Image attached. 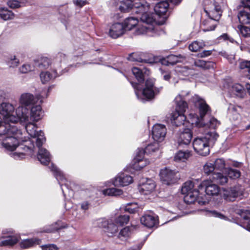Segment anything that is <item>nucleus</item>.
Wrapping results in <instances>:
<instances>
[{
	"label": "nucleus",
	"instance_id": "obj_21",
	"mask_svg": "<svg viewBox=\"0 0 250 250\" xmlns=\"http://www.w3.org/2000/svg\"><path fill=\"white\" fill-rule=\"evenodd\" d=\"M142 225L148 228L156 227L158 224V216L153 214H145L140 218Z\"/></svg>",
	"mask_w": 250,
	"mask_h": 250
},
{
	"label": "nucleus",
	"instance_id": "obj_38",
	"mask_svg": "<svg viewBox=\"0 0 250 250\" xmlns=\"http://www.w3.org/2000/svg\"><path fill=\"white\" fill-rule=\"evenodd\" d=\"M127 60L132 62H148V60L143 58V54L136 52L132 53L128 55Z\"/></svg>",
	"mask_w": 250,
	"mask_h": 250
},
{
	"label": "nucleus",
	"instance_id": "obj_36",
	"mask_svg": "<svg viewBox=\"0 0 250 250\" xmlns=\"http://www.w3.org/2000/svg\"><path fill=\"white\" fill-rule=\"evenodd\" d=\"M170 65H174L177 62H184L186 61V57L184 55L179 54L175 55L170 54L167 56Z\"/></svg>",
	"mask_w": 250,
	"mask_h": 250
},
{
	"label": "nucleus",
	"instance_id": "obj_44",
	"mask_svg": "<svg viewBox=\"0 0 250 250\" xmlns=\"http://www.w3.org/2000/svg\"><path fill=\"white\" fill-rule=\"evenodd\" d=\"M226 174L228 177L232 180L237 179L241 176V172L239 170L232 168H227Z\"/></svg>",
	"mask_w": 250,
	"mask_h": 250
},
{
	"label": "nucleus",
	"instance_id": "obj_60",
	"mask_svg": "<svg viewBox=\"0 0 250 250\" xmlns=\"http://www.w3.org/2000/svg\"><path fill=\"white\" fill-rule=\"evenodd\" d=\"M143 161H144L143 162H134V168L136 169H140L149 164V162L148 160L143 159Z\"/></svg>",
	"mask_w": 250,
	"mask_h": 250
},
{
	"label": "nucleus",
	"instance_id": "obj_64",
	"mask_svg": "<svg viewBox=\"0 0 250 250\" xmlns=\"http://www.w3.org/2000/svg\"><path fill=\"white\" fill-rule=\"evenodd\" d=\"M10 155L14 159L18 160L23 158L25 155L23 153L13 152L10 153Z\"/></svg>",
	"mask_w": 250,
	"mask_h": 250
},
{
	"label": "nucleus",
	"instance_id": "obj_17",
	"mask_svg": "<svg viewBox=\"0 0 250 250\" xmlns=\"http://www.w3.org/2000/svg\"><path fill=\"white\" fill-rule=\"evenodd\" d=\"M5 122V121L3 122L0 117V139H2L7 135L16 132L19 134L21 133V130L18 129L16 126L11 125L9 123H6Z\"/></svg>",
	"mask_w": 250,
	"mask_h": 250
},
{
	"label": "nucleus",
	"instance_id": "obj_10",
	"mask_svg": "<svg viewBox=\"0 0 250 250\" xmlns=\"http://www.w3.org/2000/svg\"><path fill=\"white\" fill-rule=\"evenodd\" d=\"M160 176L162 182L167 185L174 184L180 179V175L177 171L168 167L161 170Z\"/></svg>",
	"mask_w": 250,
	"mask_h": 250
},
{
	"label": "nucleus",
	"instance_id": "obj_11",
	"mask_svg": "<svg viewBox=\"0 0 250 250\" xmlns=\"http://www.w3.org/2000/svg\"><path fill=\"white\" fill-rule=\"evenodd\" d=\"M25 128L30 137L36 138V143L37 147L42 145L45 141L44 133L41 130H37V127L35 124L31 123L26 124Z\"/></svg>",
	"mask_w": 250,
	"mask_h": 250
},
{
	"label": "nucleus",
	"instance_id": "obj_53",
	"mask_svg": "<svg viewBox=\"0 0 250 250\" xmlns=\"http://www.w3.org/2000/svg\"><path fill=\"white\" fill-rule=\"evenodd\" d=\"M241 35L245 38L250 37V28L240 25L238 26Z\"/></svg>",
	"mask_w": 250,
	"mask_h": 250
},
{
	"label": "nucleus",
	"instance_id": "obj_1",
	"mask_svg": "<svg viewBox=\"0 0 250 250\" xmlns=\"http://www.w3.org/2000/svg\"><path fill=\"white\" fill-rule=\"evenodd\" d=\"M131 70L138 83L131 81L130 83L134 89L136 97L141 102L145 103L153 99L155 95L160 93L162 87H158L155 86L154 79L146 80L145 83V87H144L143 83L145 78L143 71L141 68L136 67H133Z\"/></svg>",
	"mask_w": 250,
	"mask_h": 250
},
{
	"label": "nucleus",
	"instance_id": "obj_55",
	"mask_svg": "<svg viewBox=\"0 0 250 250\" xmlns=\"http://www.w3.org/2000/svg\"><path fill=\"white\" fill-rule=\"evenodd\" d=\"M7 5L12 9H16L23 6L24 4L23 1H7Z\"/></svg>",
	"mask_w": 250,
	"mask_h": 250
},
{
	"label": "nucleus",
	"instance_id": "obj_7",
	"mask_svg": "<svg viewBox=\"0 0 250 250\" xmlns=\"http://www.w3.org/2000/svg\"><path fill=\"white\" fill-rule=\"evenodd\" d=\"M49 168L58 181L64 197L66 198L67 194L68 196L72 197L73 191L70 189V182L68 181L64 173L54 164H51Z\"/></svg>",
	"mask_w": 250,
	"mask_h": 250
},
{
	"label": "nucleus",
	"instance_id": "obj_33",
	"mask_svg": "<svg viewBox=\"0 0 250 250\" xmlns=\"http://www.w3.org/2000/svg\"><path fill=\"white\" fill-rule=\"evenodd\" d=\"M237 213L247 222V225L243 227L250 231V210L240 209Z\"/></svg>",
	"mask_w": 250,
	"mask_h": 250
},
{
	"label": "nucleus",
	"instance_id": "obj_50",
	"mask_svg": "<svg viewBox=\"0 0 250 250\" xmlns=\"http://www.w3.org/2000/svg\"><path fill=\"white\" fill-rule=\"evenodd\" d=\"M210 200V197L207 194H199L198 196L196 202L200 205H204L208 204Z\"/></svg>",
	"mask_w": 250,
	"mask_h": 250
},
{
	"label": "nucleus",
	"instance_id": "obj_59",
	"mask_svg": "<svg viewBox=\"0 0 250 250\" xmlns=\"http://www.w3.org/2000/svg\"><path fill=\"white\" fill-rule=\"evenodd\" d=\"M33 69V67L29 64H23L20 68L19 70L21 73H28Z\"/></svg>",
	"mask_w": 250,
	"mask_h": 250
},
{
	"label": "nucleus",
	"instance_id": "obj_32",
	"mask_svg": "<svg viewBox=\"0 0 250 250\" xmlns=\"http://www.w3.org/2000/svg\"><path fill=\"white\" fill-rule=\"evenodd\" d=\"M230 90L232 93L239 98H242L246 95L245 90L244 87L239 83H235L232 85Z\"/></svg>",
	"mask_w": 250,
	"mask_h": 250
},
{
	"label": "nucleus",
	"instance_id": "obj_41",
	"mask_svg": "<svg viewBox=\"0 0 250 250\" xmlns=\"http://www.w3.org/2000/svg\"><path fill=\"white\" fill-rule=\"evenodd\" d=\"M54 59H55V58ZM53 61H54V60H53ZM53 62L54 61L51 62L50 59L47 57H43L40 59L38 66L41 69H46L48 68L51 64L53 65Z\"/></svg>",
	"mask_w": 250,
	"mask_h": 250
},
{
	"label": "nucleus",
	"instance_id": "obj_48",
	"mask_svg": "<svg viewBox=\"0 0 250 250\" xmlns=\"http://www.w3.org/2000/svg\"><path fill=\"white\" fill-rule=\"evenodd\" d=\"M124 210L130 213H134L138 211V205L135 203H129L125 207Z\"/></svg>",
	"mask_w": 250,
	"mask_h": 250
},
{
	"label": "nucleus",
	"instance_id": "obj_24",
	"mask_svg": "<svg viewBox=\"0 0 250 250\" xmlns=\"http://www.w3.org/2000/svg\"><path fill=\"white\" fill-rule=\"evenodd\" d=\"M194 102L198 103L199 110L200 118L202 119L205 115L210 111V108L208 105L205 101L201 99L197 95H195L193 98Z\"/></svg>",
	"mask_w": 250,
	"mask_h": 250
},
{
	"label": "nucleus",
	"instance_id": "obj_16",
	"mask_svg": "<svg viewBox=\"0 0 250 250\" xmlns=\"http://www.w3.org/2000/svg\"><path fill=\"white\" fill-rule=\"evenodd\" d=\"M167 128L162 124H156L153 125L152 130V135L154 140L157 142H162L166 137Z\"/></svg>",
	"mask_w": 250,
	"mask_h": 250
},
{
	"label": "nucleus",
	"instance_id": "obj_22",
	"mask_svg": "<svg viewBox=\"0 0 250 250\" xmlns=\"http://www.w3.org/2000/svg\"><path fill=\"white\" fill-rule=\"evenodd\" d=\"M156 184L151 179H146V182H143L139 186L140 192L144 195H147L151 193L155 189Z\"/></svg>",
	"mask_w": 250,
	"mask_h": 250
},
{
	"label": "nucleus",
	"instance_id": "obj_35",
	"mask_svg": "<svg viewBox=\"0 0 250 250\" xmlns=\"http://www.w3.org/2000/svg\"><path fill=\"white\" fill-rule=\"evenodd\" d=\"M190 156V152L188 150H179L175 154L174 160L176 162H184L187 160Z\"/></svg>",
	"mask_w": 250,
	"mask_h": 250
},
{
	"label": "nucleus",
	"instance_id": "obj_27",
	"mask_svg": "<svg viewBox=\"0 0 250 250\" xmlns=\"http://www.w3.org/2000/svg\"><path fill=\"white\" fill-rule=\"evenodd\" d=\"M211 179L213 182L221 185H224L229 181L227 175L221 172L212 173Z\"/></svg>",
	"mask_w": 250,
	"mask_h": 250
},
{
	"label": "nucleus",
	"instance_id": "obj_23",
	"mask_svg": "<svg viewBox=\"0 0 250 250\" xmlns=\"http://www.w3.org/2000/svg\"><path fill=\"white\" fill-rule=\"evenodd\" d=\"M125 31L123 23L116 22L111 26L109 30V35L112 38L117 39L122 36Z\"/></svg>",
	"mask_w": 250,
	"mask_h": 250
},
{
	"label": "nucleus",
	"instance_id": "obj_18",
	"mask_svg": "<svg viewBox=\"0 0 250 250\" xmlns=\"http://www.w3.org/2000/svg\"><path fill=\"white\" fill-rule=\"evenodd\" d=\"M40 100H42L40 96L35 97L34 96L29 93H25L22 94L20 98V103L22 105L25 107L30 106V107L34 105L36 103L38 102Z\"/></svg>",
	"mask_w": 250,
	"mask_h": 250
},
{
	"label": "nucleus",
	"instance_id": "obj_52",
	"mask_svg": "<svg viewBox=\"0 0 250 250\" xmlns=\"http://www.w3.org/2000/svg\"><path fill=\"white\" fill-rule=\"evenodd\" d=\"M214 164L215 169L221 170L225 167V161L222 158L217 159L214 162H212Z\"/></svg>",
	"mask_w": 250,
	"mask_h": 250
},
{
	"label": "nucleus",
	"instance_id": "obj_57",
	"mask_svg": "<svg viewBox=\"0 0 250 250\" xmlns=\"http://www.w3.org/2000/svg\"><path fill=\"white\" fill-rule=\"evenodd\" d=\"M35 244V241L32 239H29L23 240L21 244V247L23 249L29 248L32 247Z\"/></svg>",
	"mask_w": 250,
	"mask_h": 250
},
{
	"label": "nucleus",
	"instance_id": "obj_49",
	"mask_svg": "<svg viewBox=\"0 0 250 250\" xmlns=\"http://www.w3.org/2000/svg\"><path fill=\"white\" fill-rule=\"evenodd\" d=\"M146 153V149L138 148L136 152L135 157L133 160L134 162H143V159H144V155Z\"/></svg>",
	"mask_w": 250,
	"mask_h": 250
},
{
	"label": "nucleus",
	"instance_id": "obj_28",
	"mask_svg": "<svg viewBox=\"0 0 250 250\" xmlns=\"http://www.w3.org/2000/svg\"><path fill=\"white\" fill-rule=\"evenodd\" d=\"M2 238L3 239L0 241V247L12 246L19 241V237L15 235H8Z\"/></svg>",
	"mask_w": 250,
	"mask_h": 250
},
{
	"label": "nucleus",
	"instance_id": "obj_6",
	"mask_svg": "<svg viewBox=\"0 0 250 250\" xmlns=\"http://www.w3.org/2000/svg\"><path fill=\"white\" fill-rule=\"evenodd\" d=\"M218 136L215 132H209L205 137L195 138L192 144L195 151L201 156L208 155L209 153V142H215Z\"/></svg>",
	"mask_w": 250,
	"mask_h": 250
},
{
	"label": "nucleus",
	"instance_id": "obj_54",
	"mask_svg": "<svg viewBox=\"0 0 250 250\" xmlns=\"http://www.w3.org/2000/svg\"><path fill=\"white\" fill-rule=\"evenodd\" d=\"M204 172L207 175L212 173L215 170V167L212 162H207L203 167Z\"/></svg>",
	"mask_w": 250,
	"mask_h": 250
},
{
	"label": "nucleus",
	"instance_id": "obj_46",
	"mask_svg": "<svg viewBox=\"0 0 250 250\" xmlns=\"http://www.w3.org/2000/svg\"><path fill=\"white\" fill-rule=\"evenodd\" d=\"M159 142L155 141L154 142L148 144L146 147V153L150 154L158 150L160 147Z\"/></svg>",
	"mask_w": 250,
	"mask_h": 250
},
{
	"label": "nucleus",
	"instance_id": "obj_8",
	"mask_svg": "<svg viewBox=\"0 0 250 250\" xmlns=\"http://www.w3.org/2000/svg\"><path fill=\"white\" fill-rule=\"evenodd\" d=\"M65 55L63 53H59L57 55L53 62V72L51 73L48 71L42 72L40 74V78L42 83H46L58 76L57 70L61 67V63L65 62Z\"/></svg>",
	"mask_w": 250,
	"mask_h": 250
},
{
	"label": "nucleus",
	"instance_id": "obj_58",
	"mask_svg": "<svg viewBox=\"0 0 250 250\" xmlns=\"http://www.w3.org/2000/svg\"><path fill=\"white\" fill-rule=\"evenodd\" d=\"M109 221L105 219L101 218L98 219L95 222V225L100 228H103L105 229L106 226L108 225Z\"/></svg>",
	"mask_w": 250,
	"mask_h": 250
},
{
	"label": "nucleus",
	"instance_id": "obj_13",
	"mask_svg": "<svg viewBox=\"0 0 250 250\" xmlns=\"http://www.w3.org/2000/svg\"><path fill=\"white\" fill-rule=\"evenodd\" d=\"M169 1H159L155 6L154 7V10L155 13H149L154 15L155 18L154 21L152 23H147V24L152 25L154 23H157L156 17L161 16L164 15L167 11L168 8L169 6V4L168 2ZM170 2H175V5H178L181 1H169ZM148 13V11L147 12Z\"/></svg>",
	"mask_w": 250,
	"mask_h": 250
},
{
	"label": "nucleus",
	"instance_id": "obj_63",
	"mask_svg": "<svg viewBox=\"0 0 250 250\" xmlns=\"http://www.w3.org/2000/svg\"><path fill=\"white\" fill-rule=\"evenodd\" d=\"M215 63L213 62L205 61V63L204 65V69H214L215 67Z\"/></svg>",
	"mask_w": 250,
	"mask_h": 250
},
{
	"label": "nucleus",
	"instance_id": "obj_43",
	"mask_svg": "<svg viewBox=\"0 0 250 250\" xmlns=\"http://www.w3.org/2000/svg\"><path fill=\"white\" fill-rule=\"evenodd\" d=\"M205 44L203 41H195L191 42L188 46V49L192 52H197L203 48Z\"/></svg>",
	"mask_w": 250,
	"mask_h": 250
},
{
	"label": "nucleus",
	"instance_id": "obj_30",
	"mask_svg": "<svg viewBox=\"0 0 250 250\" xmlns=\"http://www.w3.org/2000/svg\"><path fill=\"white\" fill-rule=\"evenodd\" d=\"M204 212V214L208 217H214L223 220H228L229 219L227 216L216 210L207 209H205Z\"/></svg>",
	"mask_w": 250,
	"mask_h": 250
},
{
	"label": "nucleus",
	"instance_id": "obj_51",
	"mask_svg": "<svg viewBox=\"0 0 250 250\" xmlns=\"http://www.w3.org/2000/svg\"><path fill=\"white\" fill-rule=\"evenodd\" d=\"M61 221L56 222L53 225H52V226H54L53 227H51L49 229H46L44 230V231L48 233L52 232L55 231H58V230L66 227L65 226L61 225Z\"/></svg>",
	"mask_w": 250,
	"mask_h": 250
},
{
	"label": "nucleus",
	"instance_id": "obj_31",
	"mask_svg": "<svg viewBox=\"0 0 250 250\" xmlns=\"http://www.w3.org/2000/svg\"><path fill=\"white\" fill-rule=\"evenodd\" d=\"M140 17L141 16L139 17H128L126 18L123 23L125 30H130L135 27L138 23V18H140Z\"/></svg>",
	"mask_w": 250,
	"mask_h": 250
},
{
	"label": "nucleus",
	"instance_id": "obj_2",
	"mask_svg": "<svg viewBox=\"0 0 250 250\" xmlns=\"http://www.w3.org/2000/svg\"><path fill=\"white\" fill-rule=\"evenodd\" d=\"M119 9L122 12H128L130 10L137 14L141 15L140 19L146 23H152L155 20L154 15L147 13L150 9V4L147 1H120Z\"/></svg>",
	"mask_w": 250,
	"mask_h": 250
},
{
	"label": "nucleus",
	"instance_id": "obj_37",
	"mask_svg": "<svg viewBox=\"0 0 250 250\" xmlns=\"http://www.w3.org/2000/svg\"><path fill=\"white\" fill-rule=\"evenodd\" d=\"M239 68L242 71L245 77L250 80V61H243L239 63Z\"/></svg>",
	"mask_w": 250,
	"mask_h": 250
},
{
	"label": "nucleus",
	"instance_id": "obj_14",
	"mask_svg": "<svg viewBox=\"0 0 250 250\" xmlns=\"http://www.w3.org/2000/svg\"><path fill=\"white\" fill-rule=\"evenodd\" d=\"M200 190H205L206 194L210 197L218 196L220 192V188L216 184L208 180L200 183Z\"/></svg>",
	"mask_w": 250,
	"mask_h": 250
},
{
	"label": "nucleus",
	"instance_id": "obj_39",
	"mask_svg": "<svg viewBox=\"0 0 250 250\" xmlns=\"http://www.w3.org/2000/svg\"><path fill=\"white\" fill-rule=\"evenodd\" d=\"M14 14L6 7L0 8V18L4 21L10 20L13 19Z\"/></svg>",
	"mask_w": 250,
	"mask_h": 250
},
{
	"label": "nucleus",
	"instance_id": "obj_47",
	"mask_svg": "<svg viewBox=\"0 0 250 250\" xmlns=\"http://www.w3.org/2000/svg\"><path fill=\"white\" fill-rule=\"evenodd\" d=\"M220 124V122L216 118L211 117L207 124L204 123L202 126L203 127H208L211 129H215Z\"/></svg>",
	"mask_w": 250,
	"mask_h": 250
},
{
	"label": "nucleus",
	"instance_id": "obj_20",
	"mask_svg": "<svg viewBox=\"0 0 250 250\" xmlns=\"http://www.w3.org/2000/svg\"><path fill=\"white\" fill-rule=\"evenodd\" d=\"M42 99L30 107V117L33 121H38L43 116V111L41 105Z\"/></svg>",
	"mask_w": 250,
	"mask_h": 250
},
{
	"label": "nucleus",
	"instance_id": "obj_40",
	"mask_svg": "<svg viewBox=\"0 0 250 250\" xmlns=\"http://www.w3.org/2000/svg\"><path fill=\"white\" fill-rule=\"evenodd\" d=\"M104 231L107 233V235L110 237L116 234L118 231V226L112 222H108V225L106 226Z\"/></svg>",
	"mask_w": 250,
	"mask_h": 250
},
{
	"label": "nucleus",
	"instance_id": "obj_3",
	"mask_svg": "<svg viewBox=\"0 0 250 250\" xmlns=\"http://www.w3.org/2000/svg\"><path fill=\"white\" fill-rule=\"evenodd\" d=\"M14 112L15 108L11 104L3 102L0 104V114L5 122L16 123L18 122L25 123L28 121L29 115L27 109L23 106H19L16 109V115H14Z\"/></svg>",
	"mask_w": 250,
	"mask_h": 250
},
{
	"label": "nucleus",
	"instance_id": "obj_42",
	"mask_svg": "<svg viewBox=\"0 0 250 250\" xmlns=\"http://www.w3.org/2000/svg\"><path fill=\"white\" fill-rule=\"evenodd\" d=\"M238 18L242 24L250 23V14L245 10L240 11L238 14Z\"/></svg>",
	"mask_w": 250,
	"mask_h": 250
},
{
	"label": "nucleus",
	"instance_id": "obj_9",
	"mask_svg": "<svg viewBox=\"0 0 250 250\" xmlns=\"http://www.w3.org/2000/svg\"><path fill=\"white\" fill-rule=\"evenodd\" d=\"M208 5L204 7V11L211 20L218 21L222 16L226 4L223 1H207Z\"/></svg>",
	"mask_w": 250,
	"mask_h": 250
},
{
	"label": "nucleus",
	"instance_id": "obj_56",
	"mask_svg": "<svg viewBox=\"0 0 250 250\" xmlns=\"http://www.w3.org/2000/svg\"><path fill=\"white\" fill-rule=\"evenodd\" d=\"M19 60L15 56H11L7 62V64L10 67H15L19 65Z\"/></svg>",
	"mask_w": 250,
	"mask_h": 250
},
{
	"label": "nucleus",
	"instance_id": "obj_15",
	"mask_svg": "<svg viewBox=\"0 0 250 250\" xmlns=\"http://www.w3.org/2000/svg\"><path fill=\"white\" fill-rule=\"evenodd\" d=\"M133 181L130 175L123 172L119 173L114 178L111 179L110 182L115 187H125L131 184Z\"/></svg>",
	"mask_w": 250,
	"mask_h": 250
},
{
	"label": "nucleus",
	"instance_id": "obj_19",
	"mask_svg": "<svg viewBox=\"0 0 250 250\" xmlns=\"http://www.w3.org/2000/svg\"><path fill=\"white\" fill-rule=\"evenodd\" d=\"M192 138V133L189 128H185L180 134L178 139V148L188 146Z\"/></svg>",
	"mask_w": 250,
	"mask_h": 250
},
{
	"label": "nucleus",
	"instance_id": "obj_5",
	"mask_svg": "<svg viewBox=\"0 0 250 250\" xmlns=\"http://www.w3.org/2000/svg\"><path fill=\"white\" fill-rule=\"evenodd\" d=\"M184 96L185 93L182 92L174 100L176 106L175 111L171 115V121L172 124L176 126L183 125L186 119L184 113L188 107V104L184 100Z\"/></svg>",
	"mask_w": 250,
	"mask_h": 250
},
{
	"label": "nucleus",
	"instance_id": "obj_45",
	"mask_svg": "<svg viewBox=\"0 0 250 250\" xmlns=\"http://www.w3.org/2000/svg\"><path fill=\"white\" fill-rule=\"evenodd\" d=\"M129 220V216L128 215H121L115 219V223L119 226H123L127 224Z\"/></svg>",
	"mask_w": 250,
	"mask_h": 250
},
{
	"label": "nucleus",
	"instance_id": "obj_26",
	"mask_svg": "<svg viewBox=\"0 0 250 250\" xmlns=\"http://www.w3.org/2000/svg\"><path fill=\"white\" fill-rule=\"evenodd\" d=\"M41 146L39 148L37 158L41 163L44 165L49 164L51 160V156L49 152L46 149L42 147Z\"/></svg>",
	"mask_w": 250,
	"mask_h": 250
},
{
	"label": "nucleus",
	"instance_id": "obj_29",
	"mask_svg": "<svg viewBox=\"0 0 250 250\" xmlns=\"http://www.w3.org/2000/svg\"><path fill=\"white\" fill-rule=\"evenodd\" d=\"M199 189H194L192 191L183 194L185 195L184 199L188 204L195 203L196 202L198 196L199 195Z\"/></svg>",
	"mask_w": 250,
	"mask_h": 250
},
{
	"label": "nucleus",
	"instance_id": "obj_4",
	"mask_svg": "<svg viewBox=\"0 0 250 250\" xmlns=\"http://www.w3.org/2000/svg\"><path fill=\"white\" fill-rule=\"evenodd\" d=\"M1 141L2 146L6 149L9 151H13L15 150L17 147L20 145L21 142H25L26 145H23L21 144V148H23L25 151H33V148L34 147L33 144H31V141H27L25 138L23 139L22 136V133L18 132L7 135L2 139H0Z\"/></svg>",
	"mask_w": 250,
	"mask_h": 250
},
{
	"label": "nucleus",
	"instance_id": "obj_12",
	"mask_svg": "<svg viewBox=\"0 0 250 250\" xmlns=\"http://www.w3.org/2000/svg\"><path fill=\"white\" fill-rule=\"evenodd\" d=\"M244 188L240 185H236L229 188H223V197L229 201H233L237 197L243 195Z\"/></svg>",
	"mask_w": 250,
	"mask_h": 250
},
{
	"label": "nucleus",
	"instance_id": "obj_61",
	"mask_svg": "<svg viewBox=\"0 0 250 250\" xmlns=\"http://www.w3.org/2000/svg\"><path fill=\"white\" fill-rule=\"evenodd\" d=\"M79 205L80 206V208L84 212L88 210L91 207V204L87 201H84L80 203Z\"/></svg>",
	"mask_w": 250,
	"mask_h": 250
},
{
	"label": "nucleus",
	"instance_id": "obj_25",
	"mask_svg": "<svg viewBox=\"0 0 250 250\" xmlns=\"http://www.w3.org/2000/svg\"><path fill=\"white\" fill-rule=\"evenodd\" d=\"M199 179H194L186 182L181 189L182 194H185L190 191H192L194 189H199L200 190V183Z\"/></svg>",
	"mask_w": 250,
	"mask_h": 250
},
{
	"label": "nucleus",
	"instance_id": "obj_34",
	"mask_svg": "<svg viewBox=\"0 0 250 250\" xmlns=\"http://www.w3.org/2000/svg\"><path fill=\"white\" fill-rule=\"evenodd\" d=\"M103 193L105 196L118 197L123 194V191L122 189L117 188H111L103 190Z\"/></svg>",
	"mask_w": 250,
	"mask_h": 250
},
{
	"label": "nucleus",
	"instance_id": "obj_62",
	"mask_svg": "<svg viewBox=\"0 0 250 250\" xmlns=\"http://www.w3.org/2000/svg\"><path fill=\"white\" fill-rule=\"evenodd\" d=\"M42 249L43 250H58V248L54 244H46L41 246Z\"/></svg>",
	"mask_w": 250,
	"mask_h": 250
}]
</instances>
